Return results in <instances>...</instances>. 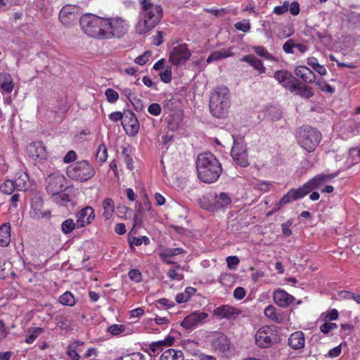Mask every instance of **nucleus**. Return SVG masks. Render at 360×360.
<instances>
[{"label": "nucleus", "instance_id": "7ed1b4c3", "mask_svg": "<svg viewBox=\"0 0 360 360\" xmlns=\"http://www.w3.org/2000/svg\"><path fill=\"white\" fill-rule=\"evenodd\" d=\"M198 179L206 184H212L218 180L222 172V167L217 158L211 153L199 154L196 162Z\"/></svg>", "mask_w": 360, "mask_h": 360}, {"label": "nucleus", "instance_id": "de8ad7c7", "mask_svg": "<svg viewBox=\"0 0 360 360\" xmlns=\"http://www.w3.org/2000/svg\"><path fill=\"white\" fill-rule=\"evenodd\" d=\"M128 276L130 280L134 283H138L142 281V274L140 271L136 269H131L128 273Z\"/></svg>", "mask_w": 360, "mask_h": 360}, {"label": "nucleus", "instance_id": "c9c22d12", "mask_svg": "<svg viewBox=\"0 0 360 360\" xmlns=\"http://www.w3.org/2000/svg\"><path fill=\"white\" fill-rule=\"evenodd\" d=\"M59 302L65 306H74L75 304V299L73 294L69 291H66L58 298Z\"/></svg>", "mask_w": 360, "mask_h": 360}, {"label": "nucleus", "instance_id": "69168bd1", "mask_svg": "<svg viewBox=\"0 0 360 360\" xmlns=\"http://www.w3.org/2000/svg\"><path fill=\"white\" fill-rule=\"evenodd\" d=\"M288 10V2L285 1L283 6L274 7L273 12L276 15H282Z\"/></svg>", "mask_w": 360, "mask_h": 360}, {"label": "nucleus", "instance_id": "a18cd8bd", "mask_svg": "<svg viewBox=\"0 0 360 360\" xmlns=\"http://www.w3.org/2000/svg\"><path fill=\"white\" fill-rule=\"evenodd\" d=\"M155 306L158 309H162V308L169 309L174 306V303L172 301H171L167 298H161L158 300H156Z\"/></svg>", "mask_w": 360, "mask_h": 360}, {"label": "nucleus", "instance_id": "a211bd4d", "mask_svg": "<svg viewBox=\"0 0 360 360\" xmlns=\"http://www.w3.org/2000/svg\"><path fill=\"white\" fill-rule=\"evenodd\" d=\"M77 7L72 5L64 6L59 13V20L64 25H70L78 18Z\"/></svg>", "mask_w": 360, "mask_h": 360}, {"label": "nucleus", "instance_id": "13d9d810", "mask_svg": "<svg viewBox=\"0 0 360 360\" xmlns=\"http://www.w3.org/2000/svg\"><path fill=\"white\" fill-rule=\"evenodd\" d=\"M120 93L122 96H125L131 103L133 100L136 98V95L129 88H124L120 89Z\"/></svg>", "mask_w": 360, "mask_h": 360}, {"label": "nucleus", "instance_id": "79ce46f5", "mask_svg": "<svg viewBox=\"0 0 360 360\" xmlns=\"http://www.w3.org/2000/svg\"><path fill=\"white\" fill-rule=\"evenodd\" d=\"M105 96L110 103H115L119 98L118 93L112 88H108L105 90Z\"/></svg>", "mask_w": 360, "mask_h": 360}, {"label": "nucleus", "instance_id": "338daca9", "mask_svg": "<svg viewBox=\"0 0 360 360\" xmlns=\"http://www.w3.org/2000/svg\"><path fill=\"white\" fill-rule=\"evenodd\" d=\"M167 276L172 281H181L184 278L183 274H178L175 269H169Z\"/></svg>", "mask_w": 360, "mask_h": 360}, {"label": "nucleus", "instance_id": "cd10ccee", "mask_svg": "<svg viewBox=\"0 0 360 360\" xmlns=\"http://www.w3.org/2000/svg\"><path fill=\"white\" fill-rule=\"evenodd\" d=\"M159 360H184V355L180 349H167L162 353Z\"/></svg>", "mask_w": 360, "mask_h": 360}, {"label": "nucleus", "instance_id": "72a5a7b5", "mask_svg": "<svg viewBox=\"0 0 360 360\" xmlns=\"http://www.w3.org/2000/svg\"><path fill=\"white\" fill-rule=\"evenodd\" d=\"M28 331L31 333L27 335L25 339V342L27 344H32L37 338V337L44 333V329L41 327H36L33 328H29Z\"/></svg>", "mask_w": 360, "mask_h": 360}, {"label": "nucleus", "instance_id": "ddd939ff", "mask_svg": "<svg viewBox=\"0 0 360 360\" xmlns=\"http://www.w3.org/2000/svg\"><path fill=\"white\" fill-rule=\"evenodd\" d=\"M207 317V313L196 311L186 316L181 321V326L187 330L193 329L199 324L205 323Z\"/></svg>", "mask_w": 360, "mask_h": 360}, {"label": "nucleus", "instance_id": "774afa93", "mask_svg": "<svg viewBox=\"0 0 360 360\" xmlns=\"http://www.w3.org/2000/svg\"><path fill=\"white\" fill-rule=\"evenodd\" d=\"M349 129L352 136L360 135V122L353 123L349 126Z\"/></svg>", "mask_w": 360, "mask_h": 360}, {"label": "nucleus", "instance_id": "4d7b16f0", "mask_svg": "<svg viewBox=\"0 0 360 360\" xmlns=\"http://www.w3.org/2000/svg\"><path fill=\"white\" fill-rule=\"evenodd\" d=\"M292 224V219H289L286 222L283 223L281 224L282 233L285 236L288 237L292 235V231L290 229V227L291 226Z\"/></svg>", "mask_w": 360, "mask_h": 360}, {"label": "nucleus", "instance_id": "4be33fe9", "mask_svg": "<svg viewBox=\"0 0 360 360\" xmlns=\"http://www.w3.org/2000/svg\"><path fill=\"white\" fill-rule=\"evenodd\" d=\"M44 202L41 198H35L31 201V210L30 214L34 219H41L50 215V212H44L42 210Z\"/></svg>", "mask_w": 360, "mask_h": 360}, {"label": "nucleus", "instance_id": "4c0bfd02", "mask_svg": "<svg viewBox=\"0 0 360 360\" xmlns=\"http://www.w3.org/2000/svg\"><path fill=\"white\" fill-rule=\"evenodd\" d=\"M186 253V251L183 248H167L163 250L160 253L161 258H170L181 254Z\"/></svg>", "mask_w": 360, "mask_h": 360}, {"label": "nucleus", "instance_id": "09e8293b", "mask_svg": "<svg viewBox=\"0 0 360 360\" xmlns=\"http://www.w3.org/2000/svg\"><path fill=\"white\" fill-rule=\"evenodd\" d=\"M338 328V325L335 323L326 322L320 326V330L323 334H328L331 330Z\"/></svg>", "mask_w": 360, "mask_h": 360}, {"label": "nucleus", "instance_id": "1a4fd4ad", "mask_svg": "<svg viewBox=\"0 0 360 360\" xmlns=\"http://www.w3.org/2000/svg\"><path fill=\"white\" fill-rule=\"evenodd\" d=\"M336 176L334 174H320L314 176L313 178L309 179L301 187L304 195L306 196L311 191L316 189H319L325 183L328 182L333 179Z\"/></svg>", "mask_w": 360, "mask_h": 360}, {"label": "nucleus", "instance_id": "bf43d9fd", "mask_svg": "<svg viewBox=\"0 0 360 360\" xmlns=\"http://www.w3.org/2000/svg\"><path fill=\"white\" fill-rule=\"evenodd\" d=\"M164 33L162 31L158 30L156 32V34L153 36V44L155 45L156 46H160L162 44H163Z\"/></svg>", "mask_w": 360, "mask_h": 360}, {"label": "nucleus", "instance_id": "8fccbe9b", "mask_svg": "<svg viewBox=\"0 0 360 360\" xmlns=\"http://www.w3.org/2000/svg\"><path fill=\"white\" fill-rule=\"evenodd\" d=\"M235 27L236 30L246 33L250 30V23L247 20L240 21L235 24Z\"/></svg>", "mask_w": 360, "mask_h": 360}, {"label": "nucleus", "instance_id": "c03bdc74", "mask_svg": "<svg viewBox=\"0 0 360 360\" xmlns=\"http://www.w3.org/2000/svg\"><path fill=\"white\" fill-rule=\"evenodd\" d=\"M172 70L171 66H167L165 70L160 74L161 80L164 83H169L172 79Z\"/></svg>", "mask_w": 360, "mask_h": 360}, {"label": "nucleus", "instance_id": "2eb2a0df", "mask_svg": "<svg viewBox=\"0 0 360 360\" xmlns=\"http://www.w3.org/2000/svg\"><path fill=\"white\" fill-rule=\"evenodd\" d=\"M174 338L168 335L164 340L152 342L144 349V352L151 356H156L160 352L164 350L165 347L172 346L174 344Z\"/></svg>", "mask_w": 360, "mask_h": 360}, {"label": "nucleus", "instance_id": "c756f323", "mask_svg": "<svg viewBox=\"0 0 360 360\" xmlns=\"http://www.w3.org/2000/svg\"><path fill=\"white\" fill-rule=\"evenodd\" d=\"M11 241V225L4 223L0 226V246L7 247Z\"/></svg>", "mask_w": 360, "mask_h": 360}, {"label": "nucleus", "instance_id": "aec40b11", "mask_svg": "<svg viewBox=\"0 0 360 360\" xmlns=\"http://www.w3.org/2000/svg\"><path fill=\"white\" fill-rule=\"evenodd\" d=\"M211 345L214 350L224 353L229 350L231 342L226 335L217 333L214 335Z\"/></svg>", "mask_w": 360, "mask_h": 360}, {"label": "nucleus", "instance_id": "0eeeda50", "mask_svg": "<svg viewBox=\"0 0 360 360\" xmlns=\"http://www.w3.org/2000/svg\"><path fill=\"white\" fill-rule=\"evenodd\" d=\"M255 340L259 347L269 348L278 342V336L274 328L264 326L257 330Z\"/></svg>", "mask_w": 360, "mask_h": 360}, {"label": "nucleus", "instance_id": "603ef678", "mask_svg": "<svg viewBox=\"0 0 360 360\" xmlns=\"http://www.w3.org/2000/svg\"><path fill=\"white\" fill-rule=\"evenodd\" d=\"M294 48H295V43L292 39L287 40L283 45V51L288 54L293 53Z\"/></svg>", "mask_w": 360, "mask_h": 360}, {"label": "nucleus", "instance_id": "49530a36", "mask_svg": "<svg viewBox=\"0 0 360 360\" xmlns=\"http://www.w3.org/2000/svg\"><path fill=\"white\" fill-rule=\"evenodd\" d=\"M316 84L322 91H326L330 94L335 92V89L323 79H319L316 82Z\"/></svg>", "mask_w": 360, "mask_h": 360}, {"label": "nucleus", "instance_id": "f03ea898", "mask_svg": "<svg viewBox=\"0 0 360 360\" xmlns=\"http://www.w3.org/2000/svg\"><path fill=\"white\" fill-rule=\"evenodd\" d=\"M139 5L140 11L134 30L139 35H145L160 23L164 12L162 6L152 0H139Z\"/></svg>", "mask_w": 360, "mask_h": 360}, {"label": "nucleus", "instance_id": "e2e57ef3", "mask_svg": "<svg viewBox=\"0 0 360 360\" xmlns=\"http://www.w3.org/2000/svg\"><path fill=\"white\" fill-rule=\"evenodd\" d=\"M124 112L122 113L120 111H116L110 113L109 115V119L112 122H118L122 121L124 120Z\"/></svg>", "mask_w": 360, "mask_h": 360}, {"label": "nucleus", "instance_id": "f8f14e48", "mask_svg": "<svg viewBox=\"0 0 360 360\" xmlns=\"http://www.w3.org/2000/svg\"><path fill=\"white\" fill-rule=\"evenodd\" d=\"M122 126L126 133L131 136H135L140 129V124L136 115L131 110L124 112V117Z\"/></svg>", "mask_w": 360, "mask_h": 360}, {"label": "nucleus", "instance_id": "b1692460", "mask_svg": "<svg viewBox=\"0 0 360 360\" xmlns=\"http://www.w3.org/2000/svg\"><path fill=\"white\" fill-rule=\"evenodd\" d=\"M288 345L293 349H302L305 345L304 334L302 331H295L288 338Z\"/></svg>", "mask_w": 360, "mask_h": 360}, {"label": "nucleus", "instance_id": "473e14b6", "mask_svg": "<svg viewBox=\"0 0 360 360\" xmlns=\"http://www.w3.org/2000/svg\"><path fill=\"white\" fill-rule=\"evenodd\" d=\"M252 50L260 57H263L269 61L277 62L278 59L262 46H253Z\"/></svg>", "mask_w": 360, "mask_h": 360}, {"label": "nucleus", "instance_id": "4468645a", "mask_svg": "<svg viewBox=\"0 0 360 360\" xmlns=\"http://www.w3.org/2000/svg\"><path fill=\"white\" fill-rule=\"evenodd\" d=\"M305 195H304L301 187H299L297 189L291 188L281 198V200L277 203L275 204L272 209V212H276L285 205L289 204L294 200L301 199Z\"/></svg>", "mask_w": 360, "mask_h": 360}, {"label": "nucleus", "instance_id": "c85d7f7f", "mask_svg": "<svg viewBox=\"0 0 360 360\" xmlns=\"http://www.w3.org/2000/svg\"><path fill=\"white\" fill-rule=\"evenodd\" d=\"M231 202V198L226 193H221L219 195L215 196V202L212 205V211L218 210L230 205Z\"/></svg>", "mask_w": 360, "mask_h": 360}, {"label": "nucleus", "instance_id": "58836bf2", "mask_svg": "<svg viewBox=\"0 0 360 360\" xmlns=\"http://www.w3.org/2000/svg\"><path fill=\"white\" fill-rule=\"evenodd\" d=\"M108 158V150L107 147L104 143H101L98 146L96 155V160L100 163L104 162Z\"/></svg>", "mask_w": 360, "mask_h": 360}, {"label": "nucleus", "instance_id": "ea45409f", "mask_svg": "<svg viewBox=\"0 0 360 360\" xmlns=\"http://www.w3.org/2000/svg\"><path fill=\"white\" fill-rule=\"evenodd\" d=\"M75 228H77L76 222L75 223L72 219L65 220L61 224L62 231L65 234L70 233Z\"/></svg>", "mask_w": 360, "mask_h": 360}, {"label": "nucleus", "instance_id": "dca6fc26", "mask_svg": "<svg viewBox=\"0 0 360 360\" xmlns=\"http://www.w3.org/2000/svg\"><path fill=\"white\" fill-rule=\"evenodd\" d=\"M27 153L33 160L38 162L46 160V151L41 141L32 142L27 146Z\"/></svg>", "mask_w": 360, "mask_h": 360}, {"label": "nucleus", "instance_id": "6e6552de", "mask_svg": "<svg viewBox=\"0 0 360 360\" xmlns=\"http://www.w3.org/2000/svg\"><path fill=\"white\" fill-rule=\"evenodd\" d=\"M191 55V51L186 44H179L172 47L169 55V62L174 66H182L190 60Z\"/></svg>", "mask_w": 360, "mask_h": 360}, {"label": "nucleus", "instance_id": "f704fd0d", "mask_svg": "<svg viewBox=\"0 0 360 360\" xmlns=\"http://www.w3.org/2000/svg\"><path fill=\"white\" fill-rule=\"evenodd\" d=\"M129 243L130 248L133 250L134 246H140L142 244L148 245L150 243V239L146 236L139 237L133 236L129 238Z\"/></svg>", "mask_w": 360, "mask_h": 360}, {"label": "nucleus", "instance_id": "9b49d317", "mask_svg": "<svg viewBox=\"0 0 360 360\" xmlns=\"http://www.w3.org/2000/svg\"><path fill=\"white\" fill-rule=\"evenodd\" d=\"M231 154L236 165L243 167L249 165L247 148L243 143L234 140Z\"/></svg>", "mask_w": 360, "mask_h": 360}, {"label": "nucleus", "instance_id": "a878e982", "mask_svg": "<svg viewBox=\"0 0 360 360\" xmlns=\"http://www.w3.org/2000/svg\"><path fill=\"white\" fill-rule=\"evenodd\" d=\"M13 181L18 191H26L28 188L29 176L25 172L18 171L15 174V179Z\"/></svg>", "mask_w": 360, "mask_h": 360}, {"label": "nucleus", "instance_id": "3c124183", "mask_svg": "<svg viewBox=\"0 0 360 360\" xmlns=\"http://www.w3.org/2000/svg\"><path fill=\"white\" fill-rule=\"evenodd\" d=\"M251 66L257 70L259 74H264L266 72V68L262 61L257 58L253 61Z\"/></svg>", "mask_w": 360, "mask_h": 360}, {"label": "nucleus", "instance_id": "680f3d73", "mask_svg": "<svg viewBox=\"0 0 360 360\" xmlns=\"http://www.w3.org/2000/svg\"><path fill=\"white\" fill-rule=\"evenodd\" d=\"M9 332L4 320H0V342H2L8 335Z\"/></svg>", "mask_w": 360, "mask_h": 360}, {"label": "nucleus", "instance_id": "423d86ee", "mask_svg": "<svg viewBox=\"0 0 360 360\" xmlns=\"http://www.w3.org/2000/svg\"><path fill=\"white\" fill-rule=\"evenodd\" d=\"M66 174L72 180L84 182L94 177L96 171L87 160H81L70 165L66 169Z\"/></svg>", "mask_w": 360, "mask_h": 360}, {"label": "nucleus", "instance_id": "37998d69", "mask_svg": "<svg viewBox=\"0 0 360 360\" xmlns=\"http://www.w3.org/2000/svg\"><path fill=\"white\" fill-rule=\"evenodd\" d=\"M291 72L286 70H276L274 74V78L281 84Z\"/></svg>", "mask_w": 360, "mask_h": 360}, {"label": "nucleus", "instance_id": "e433bc0d", "mask_svg": "<svg viewBox=\"0 0 360 360\" xmlns=\"http://www.w3.org/2000/svg\"><path fill=\"white\" fill-rule=\"evenodd\" d=\"M15 189H16V187L13 180L7 179L0 184V192L4 194L11 195Z\"/></svg>", "mask_w": 360, "mask_h": 360}, {"label": "nucleus", "instance_id": "20e7f679", "mask_svg": "<svg viewBox=\"0 0 360 360\" xmlns=\"http://www.w3.org/2000/svg\"><path fill=\"white\" fill-rule=\"evenodd\" d=\"M231 105L230 91L224 85L216 86L210 96V110L212 115L217 118L226 117Z\"/></svg>", "mask_w": 360, "mask_h": 360}, {"label": "nucleus", "instance_id": "f257e3e1", "mask_svg": "<svg viewBox=\"0 0 360 360\" xmlns=\"http://www.w3.org/2000/svg\"><path fill=\"white\" fill-rule=\"evenodd\" d=\"M82 31L89 37L98 40L122 39L129 32V22L121 17L102 18L86 13L80 18Z\"/></svg>", "mask_w": 360, "mask_h": 360}, {"label": "nucleus", "instance_id": "bb28decb", "mask_svg": "<svg viewBox=\"0 0 360 360\" xmlns=\"http://www.w3.org/2000/svg\"><path fill=\"white\" fill-rule=\"evenodd\" d=\"M232 48L222 49L218 51H212L207 58V63H210L223 58L231 57L233 55Z\"/></svg>", "mask_w": 360, "mask_h": 360}, {"label": "nucleus", "instance_id": "5fc2aeb1", "mask_svg": "<svg viewBox=\"0 0 360 360\" xmlns=\"http://www.w3.org/2000/svg\"><path fill=\"white\" fill-rule=\"evenodd\" d=\"M297 78L294 77L292 74L286 77L285 82H283L281 84L287 90L290 91L294 83L295 82Z\"/></svg>", "mask_w": 360, "mask_h": 360}, {"label": "nucleus", "instance_id": "5701e85b", "mask_svg": "<svg viewBox=\"0 0 360 360\" xmlns=\"http://www.w3.org/2000/svg\"><path fill=\"white\" fill-rule=\"evenodd\" d=\"M274 302L282 308H287L295 300L294 297L286 291L278 289L273 295Z\"/></svg>", "mask_w": 360, "mask_h": 360}, {"label": "nucleus", "instance_id": "864d4df0", "mask_svg": "<svg viewBox=\"0 0 360 360\" xmlns=\"http://www.w3.org/2000/svg\"><path fill=\"white\" fill-rule=\"evenodd\" d=\"M226 260L228 268L230 269H235L240 262L237 256H229L226 257Z\"/></svg>", "mask_w": 360, "mask_h": 360}, {"label": "nucleus", "instance_id": "9d476101", "mask_svg": "<svg viewBox=\"0 0 360 360\" xmlns=\"http://www.w3.org/2000/svg\"><path fill=\"white\" fill-rule=\"evenodd\" d=\"M46 191L52 195H57L65 189L66 179L63 174L53 173L46 179Z\"/></svg>", "mask_w": 360, "mask_h": 360}, {"label": "nucleus", "instance_id": "7c9ffc66", "mask_svg": "<svg viewBox=\"0 0 360 360\" xmlns=\"http://www.w3.org/2000/svg\"><path fill=\"white\" fill-rule=\"evenodd\" d=\"M103 208L104 210L103 216L105 220H108L112 216L115 211V203L112 199L108 198L103 202Z\"/></svg>", "mask_w": 360, "mask_h": 360}, {"label": "nucleus", "instance_id": "f3484780", "mask_svg": "<svg viewBox=\"0 0 360 360\" xmlns=\"http://www.w3.org/2000/svg\"><path fill=\"white\" fill-rule=\"evenodd\" d=\"M77 228H82L90 224L95 218L94 209L90 206H86L79 210L76 214Z\"/></svg>", "mask_w": 360, "mask_h": 360}, {"label": "nucleus", "instance_id": "0e129e2a", "mask_svg": "<svg viewBox=\"0 0 360 360\" xmlns=\"http://www.w3.org/2000/svg\"><path fill=\"white\" fill-rule=\"evenodd\" d=\"M245 295V290L243 287H237L233 291V297L238 300L243 299Z\"/></svg>", "mask_w": 360, "mask_h": 360}, {"label": "nucleus", "instance_id": "2f4dec72", "mask_svg": "<svg viewBox=\"0 0 360 360\" xmlns=\"http://www.w3.org/2000/svg\"><path fill=\"white\" fill-rule=\"evenodd\" d=\"M107 331L112 335H128L129 334V331H127V326L124 324H112L108 327Z\"/></svg>", "mask_w": 360, "mask_h": 360}, {"label": "nucleus", "instance_id": "412c9836", "mask_svg": "<svg viewBox=\"0 0 360 360\" xmlns=\"http://www.w3.org/2000/svg\"><path fill=\"white\" fill-rule=\"evenodd\" d=\"M290 92L298 95L303 98H309L314 96V91L311 86L302 83L299 79L291 87Z\"/></svg>", "mask_w": 360, "mask_h": 360}, {"label": "nucleus", "instance_id": "393cba45", "mask_svg": "<svg viewBox=\"0 0 360 360\" xmlns=\"http://www.w3.org/2000/svg\"><path fill=\"white\" fill-rule=\"evenodd\" d=\"M295 74L305 83H313L316 79L315 74L305 65H300L295 68Z\"/></svg>", "mask_w": 360, "mask_h": 360}, {"label": "nucleus", "instance_id": "6e6d98bb", "mask_svg": "<svg viewBox=\"0 0 360 360\" xmlns=\"http://www.w3.org/2000/svg\"><path fill=\"white\" fill-rule=\"evenodd\" d=\"M148 112L154 116H158L161 113L160 105L157 103H151L148 108Z\"/></svg>", "mask_w": 360, "mask_h": 360}, {"label": "nucleus", "instance_id": "6ab92c4d", "mask_svg": "<svg viewBox=\"0 0 360 360\" xmlns=\"http://www.w3.org/2000/svg\"><path fill=\"white\" fill-rule=\"evenodd\" d=\"M240 314V311L228 304H223L213 310V316L220 319H234Z\"/></svg>", "mask_w": 360, "mask_h": 360}, {"label": "nucleus", "instance_id": "39448f33", "mask_svg": "<svg viewBox=\"0 0 360 360\" xmlns=\"http://www.w3.org/2000/svg\"><path fill=\"white\" fill-rule=\"evenodd\" d=\"M296 138L302 148L308 153H312L319 145L322 134L316 128L307 126L298 129Z\"/></svg>", "mask_w": 360, "mask_h": 360}, {"label": "nucleus", "instance_id": "052dcab7", "mask_svg": "<svg viewBox=\"0 0 360 360\" xmlns=\"http://www.w3.org/2000/svg\"><path fill=\"white\" fill-rule=\"evenodd\" d=\"M339 314L336 309H333L328 311L326 313V316L324 317V321H335L338 319Z\"/></svg>", "mask_w": 360, "mask_h": 360}, {"label": "nucleus", "instance_id": "a19ab883", "mask_svg": "<svg viewBox=\"0 0 360 360\" xmlns=\"http://www.w3.org/2000/svg\"><path fill=\"white\" fill-rule=\"evenodd\" d=\"M115 360H146V356L141 352H133L122 356Z\"/></svg>", "mask_w": 360, "mask_h": 360}]
</instances>
